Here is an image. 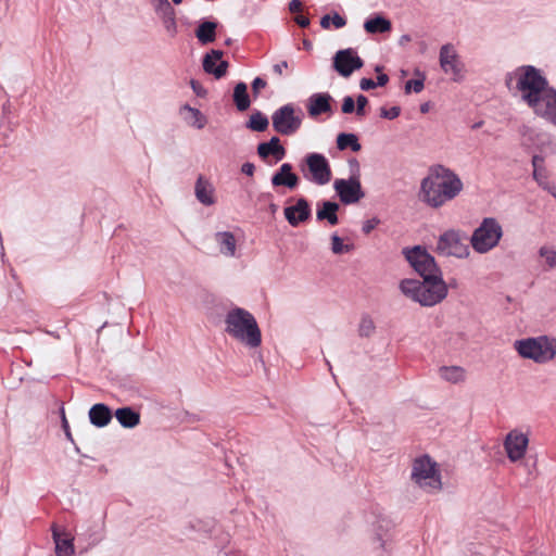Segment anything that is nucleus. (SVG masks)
I'll return each mask as SVG.
<instances>
[{
    "label": "nucleus",
    "instance_id": "f257e3e1",
    "mask_svg": "<svg viewBox=\"0 0 556 556\" xmlns=\"http://www.w3.org/2000/svg\"><path fill=\"white\" fill-rule=\"evenodd\" d=\"M464 189L459 176L448 167L437 164L420 182V200L432 208L442 207L454 200Z\"/></svg>",
    "mask_w": 556,
    "mask_h": 556
},
{
    "label": "nucleus",
    "instance_id": "f03ea898",
    "mask_svg": "<svg viewBox=\"0 0 556 556\" xmlns=\"http://www.w3.org/2000/svg\"><path fill=\"white\" fill-rule=\"evenodd\" d=\"M225 331L235 340L250 349L262 344V332L252 313L242 307H233L225 316Z\"/></svg>",
    "mask_w": 556,
    "mask_h": 556
},
{
    "label": "nucleus",
    "instance_id": "7ed1b4c3",
    "mask_svg": "<svg viewBox=\"0 0 556 556\" xmlns=\"http://www.w3.org/2000/svg\"><path fill=\"white\" fill-rule=\"evenodd\" d=\"M516 88L521 92L522 100L533 110L541 109L545 104L544 98L551 90L547 79L541 74L540 70L532 65H523L516 70Z\"/></svg>",
    "mask_w": 556,
    "mask_h": 556
},
{
    "label": "nucleus",
    "instance_id": "20e7f679",
    "mask_svg": "<svg viewBox=\"0 0 556 556\" xmlns=\"http://www.w3.org/2000/svg\"><path fill=\"white\" fill-rule=\"evenodd\" d=\"M401 292L422 306H434L447 295V286L442 275L428 276L422 281L403 279L400 282Z\"/></svg>",
    "mask_w": 556,
    "mask_h": 556
},
{
    "label": "nucleus",
    "instance_id": "39448f33",
    "mask_svg": "<svg viewBox=\"0 0 556 556\" xmlns=\"http://www.w3.org/2000/svg\"><path fill=\"white\" fill-rule=\"evenodd\" d=\"M514 348L522 358L531 359L536 364H545L556 356V338L543 334L516 340Z\"/></svg>",
    "mask_w": 556,
    "mask_h": 556
},
{
    "label": "nucleus",
    "instance_id": "423d86ee",
    "mask_svg": "<svg viewBox=\"0 0 556 556\" xmlns=\"http://www.w3.org/2000/svg\"><path fill=\"white\" fill-rule=\"evenodd\" d=\"M503 237V228L494 217H485L470 238L472 249L484 254L494 249Z\"/></svg>",
    "mask_w": 556,
    "mask_h": 556
},
{
    "label": "nucleus",
    "instance_id": "0eeeda50",
    "mask_svg": "<svg viewBox=\"0 0 556 556\" xmlns=\"http://www.w3.org/2000/svg\"><path fill=\"white\" fill-rule=\"evenodd\" d=\"M303 177L318 186L327 185L332 177L331 167L327 157L321 153H308L300 164Z\"/></svg>",
    "mask_w": 556,
    "mask_h": 556
},
{
    "label": "nucleus",
    "instance_id": "6e6552de",
    "mask_svg": "<svg viewBox=\"0 0 556 556\" xmlns=\"http://www.w3.org/2000/svg\"><path fill=\"white\" fill-rule=\"evenodd\" d=\"M412 479L422 489L439 491L442 488L441 475L430 456L422 455L413 463Z\"/></svg>",
    "mask_w": 556,
    "mask_h": 556
},
{
    "label": "nucleus",
    "instance_id": "1a4fd4ad",
    "mask_svg": "<svg viewBox=\"0 0 556 556\" xmlns=\"http://www.w3.org/2000/svg\"><path fill=\"white\" fill-rule=\"evenodd\" d=\"M403 254L409 265L422 279L428 276L442 275L441 268L438 266L434 257L425 247L415 245L410 249L405 248Z\"/></svg>",
    "mask_w": 556,
    "mask_h": 556
},
{
    "label": "nucleus",
    "instance_id": "9d476101",
    "mask_svg": "<svg viewBox=\"0 0 556 556\" xmlns=\"http://www.w3.org/2000/svg\"><path fill=\"white\" fill-rule=\"evenodd\" d=\"M303 113L299 110L295 114V108L292 103L285 104L271 114L273 128L282 136H292L301 128Z\"/></svg>",
    "mask_w": 556,
    "mask_h": 556
},
{
    "label": "nucleus",
    "instance_id": "9b49d317",
    "mask_svg": "<svg viewBox=\"0 0 556 556\" xmlns=\"http://www.w3.org/2000/svg\"><path fill=\"white\" fill-rule=\"evenodd\" d=\"M467 237L459 230L450 229L440 235L437 241L435 251L443 256L465 258L469 255V247L466 243Z\"/></svg>",
    "mask_w": 556,
    "mask_h": 556
},
{
    "label": "nucleus",
    "instance_id": "f8f14e48",
    "mask_svg": "<svg viewBox=\"0 0 556 556\" xmlns=\"http://www.w3.org/2000/svg\"><path fill=\"white\" fill-rule=\"evenodd\" d=\"M332 66L343 77H350L354 71L364 66V61L352 48L339 50L333 56Z\"/></svg>",
    "mask_w": 556,
    "mask_h": 556
},
{
    "label": "nucleus",
    "instance_id": "ddd939ff",
    "mask_svg": "<svg viewBox=\"0 0 556 556\" xmlns=\"http://www.w3.org/2000/svg\"><path fill=\"white\" fill-rule=\"evenodd\" d=\"M333 188L343 204H353L365 197L359 178L336 179Z\"/></svg>",
    "mask_w": 556,
    "mask_h": 556
},
{
    "label": "nucleus",
    "instance_id": "4468645a",
    "mask_svg": "<svg viewBox=\"0 0 556 556\" xmlns=\"http://www.w3.org/2000/svg\"><path fill=\"white\" fill-rule=\"evenodd\" d=\"M440 66L445 74H452L454 81L463 79L464 64L453 45H443L440 49Z\"/></svg>",
    "mask_w": 556,
    "mask_h": 556
},
{
    "label": "nucleus",
    "instance_id": "2eb2a0df",
    "mask_svg": "<svg viewBox=\"0 0 556 556\" xmlns=\"http://www.w3.org/2000/svg\"><path fill=\"white\" fill-rule=\"evenodd\" d=\"M257 155L267 165H274L286 157L287 151L280 143L277 136L271 137L268 141L260 142L256 148Z\"/></svg>",
    "mask_w": 556,
    "mask_h": 556
},
{
    "label": "nucleus",
    "instance_id": "dca6fc26",
    "mask_svg": "<svg viewBox=\"0 0 556 556\" xmlns=\"http://www.w3.org/2000/svg\"><path fill=\"white\" fill-rule=\"evenodd\" d=\"M528 443L529 440L526 434L510 431L504 441V447L509 460L514 463L520 460L526 454Z\"/></svg>",
    "mask_w": 556,
    "mask_h": 556
},
{
    "label": "nucleus",
    "instance_id": "f3484780",
    "mask_svg": "<svg viewBox=\"0 0 556 556\" xmlns=\"http://www.w3.org/2000/svg\"><path fill=\"white\" fill-rule=\"evenodd\" d=\"M283 213L287 222L292 227H298L309 219L312 210L305 198H299L294 205L286 206Z\"/></svg>",
    "mask_w": 556,
    "mask_h": 556
},
{
    "label": "nucleus",
    "instance_id": "a211bd4d",
    "mask_svg": "<svg viewBox=\"0 0 556 556\" xmlns=\"http://www.w3.org/2000/svg\"><path fill=\"white\" fill-rule=\"evenodd\" d=\"M333 98L328 92H316L307 99V113L311 117H317L321 114H331V102Z\"/></svg>",
    "mask_w": 556,
    "mask_h": 556
},
{
    "label": "nucleus",
    "instance_id": "6ab92c4d",
    "mask_svg": "<svg viewBox=\"0 0 556 556\" xmlns=\"http://www.w3.org/2000/svg\"><path fill=\"white\" fill-rule=\"evenodd\" d=\"M290 163H283L279 169L271 176L270 182L273 187H286L290 190L295 189L300 184V178L293 173Z\"/></svg>",
    "mask_w": 556,
    "mask_h": 556
},
{
    "label": "nucleus",
    "instance_id": "aec40b11",
    "mask_svg": "<svg viewBox=\"0 0 556 556\" xmlns=\"http://www.w3.org/2000/svg\"><path fill=\"white\" fill-rule=\"evenodd\" d=\"M223 56V51L220 50H211V52L206 53L203 58V70L207 74H212L215 76V78L219 79L224 77L228 70V62L227 61H220L219 64L216 66L215 62L220 60Z\"/></svg>",
    "mask_w": 556,
    "mask_h": 556
},
{
    "label": "nucleus",
    "instance_id": "412c9836",
    "mask_svg": "<svg viewBox=\"0 0 556 556\" xmlns=\"http://www.w3.org/2000/svg\"><path fill=\"white\" fill-rule=\"evenodd\" d=\"M215 189L212 182L204 176L200 175L195 181L194 193L197 200L203 205L210 206L215 204L216 199L214 197Z\"/></svg>",
    "mask_w": 556,
    "mask_h": 556
},
{
    "label": "nucleus",
    "instance_id": "4be33fe9",
    "mask_svg": "<svg viewBox=\"0 0 556 556\" xmlns=\"http://www.w3.org/2000/svg\"><path fill=\"white\" fill-rule=\"evenodd\" d=\"M88 415L91 425L98 428L108 426L113 417L111 408L103 403L92 405Z\"/></svg>",
    "mask_w": 556,
    "mask_h": 556
},
{
    "label": "nucleus",
    "instance_id": "5701e85b",
    "mask_svg": "<svg viewBox=\"0 0 556 556\" xmlns=\"http://www.w3.org/2000/svg\"><path fill=\"white\" fill-rule=\"evenodd\" d=\"M340 205L332 201H323L318 203L316 219L318 222L327 220L331 226L339 224L338 211Z\"/></svg>",
    "mask_w": 556,
    "mask_h": 556
},
{
    "label": "nucleus",
    "instance_id": "b1692460",
    "mask_svg": "<svg viewBox=\"0 0 556 556\" xmlns=\"http://www.w3.org/2000/svg\"><path fill=\"white\" fill-rule=\"evenodd\" d=\"M214 239L222 254L226 256H233L236 254L237 241L232 232L218 231L215 233Z\"/></svg>",
    "mask_w": 556,
    "mask_h": 556
},
{
    "label": "nucleus",
    "instance_id": "393cba45",
    "mask_svg": "<svg viewBox=\"0 0 556 556\" xmlns=\"http://www.w3.org/2000/svg\"><path fill=\"white\" fill-rule=\"evenodd\" d=\"M544 101L545 104L536 110V115L556 126V90H551Z\"/></svg>",
    "mask_w": 556,
    "mask_h": 556
},
{
    "label": "nucleus",
    "instance_id": "a878e982",
    "mask_svg": "<svg viewBox=\"0 0 556 556\" xmlns=\"http://www.w3.org/2000/svg\"><path fill=\"white\" fill-rule=\"evenodd\" d=\"M364 29L368 34H383L392 29L390 20L381 14H376L374 17L367 18L364 23Z\"/></svg>",
    "mask_w": 556,
    "mask_h": 556
},
{
    "label": "nucleus",
    "instance_id": "bb28decb",
    "mask_svg": "<svg viewBox=\"0 0 556 556\" xmlns=\"http://www.w3.org/2000/svg\"><path fill=\"white\" fill-rule=\"evenodd\" d=\"M115 417L124 428H135L140 424V414L128 406L117 408Z\"/></svg>",
    "mask_w": 556,
    "mask_h": 556
},
{
    "label": "nucleus",
    "instance_id": "cd10ccee",
    "mask_svg": "<svg viewBox=\"0 0 556 556\" xmlns=\"http://www.w3.org/2000/svg\"><path fill=\"white\" fill-rule=\"evenodd\" d=\"M161 17L166 31L174 37L177 34L176 12L170 3L155 11Z\"/></svg>",
    "mask_w": 556,
    "mask_h": 556
},
{
    "label": "nucleus",
    "instance_id": "c85d7f7f",
    "mask_svg": "<svg viewBox=\"0 0 556 556\" xmlns=\"http://www.w3.org/2000/svg\"><path fill=\"white\" fill-rule=\"evenodd\" d=\"M216 22L204 21L195 29V36L202 45L211 43L216 38Z\"/></svg>",
    "mask_w": 556,
    "mask_h": 556
},
{
    "label": "nucleus",
    "instance_id": "c756f323",
    "mask_svg": "<svg viewBox=\"0 0 556 556\" xmlns=\"http://www.w3.org/2000/svg\"><path fill=\"white\" fill-rule=\"evenodd\" d=\"M233 102L238 111H247L251 105V100L248 93V86L245 83L240 81L233 89Z\"/></svg>",
    "mask_w": 556,
    "mask_h": 556
},
{
    "label": "nucleus",
    "instance_id": "7c9ffc66",
    "mask_svg": "<svg viewBox=\"0 0 556 556\" xmlns=\"http://www.w3.org/2000/svg\"><path fill=\"white\" fill-rule=\"evenodd\" d=\"M440 377L452 383H458L465 380V370L459 366H442L439 368Z\"/></svg>",
    "mask_w": 556,
    "mask_h": 556
},
{
    "label": "nucleus",
    "instance_id": "2f4dec72",
    "mask_svg": "<svg viewBox=\"0 0 556 556\" xmlns=\"http://www.w3.org/2000/svg\"><path fill=\"white\" fill-rule=\"evenodd\" d=\"M53 540L55 543L56 556H73L75 553L73 539H61L60 534L53 530Z\"/></svg>",
    "mask_w": 556,
    "mask_h": 556
},
{
    "label": "nucleus",
    "instance_id": "473e14b6",
    "mask_svg": "<svg viewBox=\"0 0 556 556\" xmlns=\"http://www.w3.org/2000/svg\"><path fill=\"white\" fill-rule=\"evenodd\" d=\"M337 147L339 150L351 148L353 152H358L362 149L358 138L355 134L341 132L337 137Z\"/></svg>",
    "mask_w": 556,
    "mask_h": 556
},
{
    "label": "nucleus",
    "instance_id": "72a5a7b5",
    "mask_svg": "<svg viewBox=\"0 0 556 556\" xmlns=\"http://www.w3.org/2000/svg\"><path fill=\"white\" fill-rule=\"evenodd\" d=\"M269 121L261 111H255L250 115L247 127L253 131L263 132L268 128Z\"/></svg>",
    "mask_w": 556,
    "mask_h": 556
},
{
    "label": "nucleus",
    "instance_id": "f704fd0d",
    "mask_svg": "<svg viewBox=\"0 0 556 556\" xmlns=\"http://www.w3.org/2000/svg\"><path fill=\"white\" fill-rule=\"evenodd\" d=\"M181 110H186L190 113V118L187 119L189 125L195 127L197 129H202L205 127L207 119L199 109L192 108L189 104H185Z\"/></svg>",
    "mask_w": 556,
    "mask_h": 556
},
{
    "label": "nucleus",
    "instance_id": "c9c22d12",
    "mask_svg": "<svg viewBox=\"0 0 556 556\" xmlns=\"http://www.w3.org/2000/svg\"><path fill=\"white\" fill-rule=\"evenodd\" d=\"M375 329L376 327L371 317L369 315H364L358 326V334L361 337L368 338L374 333Z\"/></svg>",
    "mask_w": 556,
    "mask_h": 556
},
{
    "label": "nucleus",
    "instance_id": "e433bc0d",
    "mask_svg": "<svg viewBox=\"0 0 556 556\" xmlns=\"http://www.w3.org/2000/svg\"><path fill=\"white\" fill-rule=\"evenodd\" d=\"M351 249L352 245H344L342 239L337 233H333L331 236V251L333 254H342L344 252H350Z\"/></svg>",
    "mask_w": 556,
    "mask_h": 556
},
{
    "label": "nucleus",
    "instance_id": "4c0bfd02",
    "mask_svg": "<svg viewBox=\"0 0 556 556\" xmlns=\"http://www.w3.org/2000/svg\"><path fill=\"white\" fill-rule=\"evenodd\" d=\"M425 87V76L421 75L420 78L417 79H410L405 83V93H410L414 91L415 93H419L424 90Z\"/></svg>",
    "mask_w": 556,
    "mask_h": 556
},
{
    "label": "nucleus",
    "instance_id": "58836bf2",
    "mask_svg": "<svg viewBox=\"0 0 556 556\" xmlns=\"http://www.w3.org/2000/svg\"><path fill=\"white\" fill-rule=\"evenodd\" d=\"M540 256L545 258L546 264L549 268L556 266V251L547 247H542L539 251Z\"/></svg>",
    "mask_w": 556,
    "mask_h": 556
},
{
    "label": "nucleus",
    "instance_id": "ea45409f",
    "mask_svg": "<svg viewBox=\"0 0 556 556\" xmlns=\"http://www.w3.org/2000/svg\"><path fill=\"white\" fill-rule=\"evenodd\" d=\"M368 99L364 94H358L355 100V113L356 116L363 118L366 115V105Z\"/></svg>",
    "mask_w": 556,
    "mask_h": 556
},
{
    "label": "nucleus",
    "instance_id": "a19ab883",
    "mask_svg": "<svg viewBox=\"0 0 556 556\" xmlns=\"http://www.w3.org/2000/svg\"><path fill=\"white\" fill-rule=\"evenodd\" d=\"M401 114V108L400 106H392L390 109L381 108L380 109V116L382 118L387 119H394Z\"/></svg>",
    "mask_w": 556,
    "mask_h": 556
},
{
    "label": "nucleus",
    "instance_id": "79ce46f5",
    "mask_svg": "<svg viewBox=\"0 0 556 556\" xmlns=\"http://www.w3.org/2000/svg\"><path fill=\"white\" fill-rule=\"evenodd\" d=\"M341 111L344 114H352L355 112V100L351 96L343 98Z\"/></svg>",
    "mask_w": 556,
    "mask_h": 556
},
{
    "label": "nucleus",
    "instance_id": "37998d69",
    "mask_svg": "<svg viewBox=\"0 0 556 556\" xmlns=\"http://www.w3.org/2000/svg\"><path fill=\"white\" fill-rule=\"evenodd\" d=\"M533 178L541 187L547 188L548 182L545 168L540 170H533Z\"/></svg>",
    "mask_w": 556,
    "mask_h": 556
},
{
    "label": "nucleus",
    "instance_id": "c03bdc74",
    "mask_svg": "<svg viewBox=\"0 0 556 556\" xmlns=\"http://www.w3.org/2000/svg\"><path fill=\"white\" fill-rule=\"evenodd\" d=\"M380 224V219L374 217L371 219H367L363 223L362 230L365 235L370 233L378 225Z\"/></svg>",
    "mask_w": 556,
    "mask_h": 556
},
{
    "label": "nucleus",
    "instance_id": "a18cd8bd",
    "mask_svg": "<svg viewBox=\"0 0 556 556\" xmlns=\"http://www.w3.org/2000/svg\"><path fill=\"white\" fill-rule=\"evenodd\" d=\"M190 86H191V88H192L193 92H194L198 97H200V98H204V97H206L207 91H206V89L201 85V83H199V81H198V80H195V79H191V80H190Z\"/></svg>",
    "mask_w": 556,
    "mask_h": 556
},
{
    "label": "nucleus",
    "instance_id": "49530a36",
    "mask_svg": "<svg viewBox=\"0 0 556 556\" xmlns=\"http://www.w3.org/2000/svg\"><path fill=\"white\" fill-rule=\"evenodd\" d=\"M288 68H289V63L286 60L280 61L279 63H276L273 65V72L278 77H282L285 75V71Z\"/></svg>",
    "mask_w": 556,
    "mask_h": 556
},
{
    "label": "nucleus",
    "instance_id": "de8ad7c7",
    "mask_svg": "<svg viewBox=\"0 0 556 556\" xmlns=\"http://www.w3.org/2000/svg\"><path fill=\"white\" fill-rule=\"evenodd\" d=\"M331 16V24H333V26L336 28H342L346 25V20L345 17L341 16L338 12H333Z\"/></svg>",
    "mask_w": 556,
    "mask_h": 556
},
{
    "label": "nucleus",
    "instance_id": "09e8293b",
    "mask_svg": "<svg viewBox=\"0 0 556 556\" xmlns=\"http://www.w3.org/2000/svg\"><path fill=\"white\" fill-rule=\"evenodd\" d=\"M267 83L261 77L254 78L252 81V91L254 96H257L261 89H264L266 87Z\"/></svg>",
    "mask_w": 556,
    "mask_h": 556
},
{
    "label": "nucleus",
    "instance_id": "8fccbe9b",
    "mask_svg": "<svg viewBox=\"0 0 556 556\" xmlns=\"http://www.w3.org/2000/svg\"><path fill=\"white\" fill-rule=\"evenodd\" d=\"M349 167H350V170H351V177H357L359 178V163L358 161L355 159V157H352L349 160Z\"/></svg>",
    "mask_w": 556,
    "mask_h": 556
},
{
    "label": "nucleus",
    "instance_id": "3c124183",
    "mask_svg": "<svg viewBox=\"0 0 556 556\" xmlns=\"http://www.w3.org/2000/svg\"><path fill=\"white\" fill-rule=\"evenodd\" d=\"M359 87L364 91H368L377 87V84L371 78H362L359 81Z\"/></svg>",
    "mask_w": 556,
    "mask_h": 556
},
{
    "label": "nucleus",
    "instance_id": "603ef678",
    "mask_svg": "<svg viewBox=\"0 0 556 556\" xmlns=\"http://www.w3.org/2000/svg\"><path fill=\"white\" fill-rule=\"evenodd\" d=\"M543 164H544V157L542 155H539V154L533 155V157H532L533 170L544 169Z\"/></svg>",
    "mask_w": 556,
    "mask_h": 556
},
{
    "label": "nucleus",
    "instance_id": "864d4df0",
    "mask_svg": "<svg viewBox=\"0 0 556 556\" xmlns=\"http://www.w3.org/2000/svg\"><path fill=\"white\" fill-rule=\"evenodd\" d=\"M241 172L247 176H253L255 172V166L253 163L245 162L241 166Z\"/></svg>",
    "mask_w": 556,
    "mask_h": 556
},
{
    "label": "nucleus",
    "instance_id": "5fc2aeb1",
    "mask_svg": "<svg viewBox=\"0 0 556 556\" xmlns=\"http://www.w3.org/2000/svg\"><path fill=\"white\" fill-rule=\"evenodd\" d=\"M62 428H63V430H64V432H65L66 438H67L70 441H72V442H73L74 440H73V437H72V433H71V430H70L68 422H67L66 417H65V415H64V412H62Z\"/></svg>",
    "mask_w": 556,
    "mask_h": 556
},
{
    "label": "nucleus",
    "instance_id": "6e6d98bb",
    "mask_svg": "<svg viewBox=\"0 0 556 556\" xmlns=\"http://www.w3.org/2000/svg\"><path fill=\"white\" fill-rule=\"evenodd\" d=\"M294 21H295V23H296L300 27H302V28H306V27H308V26H309V23H311V22H309V18H308V17H306V16H304V15H298V16H295Z\"/></svg>",
    "mask_w": 556,
    "mask_h": 556
},
{
    "label": "nucleus",
    "instance_id": "4d7b16f0",
    "mask_svg": "<svg viewBox=\"0 0 556 556\" xmlns=\"http://www.w3.org/2000/svg\"><path fill=\"white\" fill-rule=\"evenodd\" d=\"M302 10V2L300 0H291L289 2V11L292 13L300 12Z\"/></svg>",
    "mask_w": 556,
    "mask_h": 556
},
{
    "label": "nucleus",
    "instance_id": "13d9d810",
    "mask_svg": "<svg viewBox=\"0 0 556 556\" xmlns=\"http://www.w3.org/2000/svg\"><path fill=\"white\" fill-rule=\"evenodd\" d=\"M331 25V16L329 14L324 15L320 18V26L324 29H329Z\"/></svg>",
    "mask_w": 556,
    "mask_h": 556
},
{
    "label": "nucleus",
    "instance_id": "bf43d9fd",
    "mask_svg": "<svg viewBox=\"0 0 556 556\" xmlns=\"http://www.w3.org/2000/svg\"><path fill=\"white\" fill-rule=\"evenodd\" d=\"M388 81H389V76H388L387 74H379V75L377 76V81H376L377 87H378V86H379V87H382V86L387 85V84H388Z\"/></svg>",
    "mask_w": 556,
    "mask_h": 556
},
{
    "label": "nucleus",
    "instance_id": "052dcab7",
    "mask_svg": "<svg viewBox=\"0 0 556 556\" xmlns=\"http://www.w3.org/2000/svg\"><path fill=\"white\" fill-rule=\"evenodd\" d=\"M151 2L154 4L155 11L164 8L167 5V3H169L168 0H151Z\"/></svg>",
    "mask_w": 556,
    "mask_h": 556
},
{
    "label": "nucleus",
    "instance_id": "680f3d73",
    "mask_svg": "<svg viewBox=\"0 0 556 556\" xmlns=\"http://www.w3.org/2000/svg\"><path fill=\"white\" fill-rule=\"evenodd\" d=\"M546 190H548V192L556 198V187L555 186H548L547 185V188H545Z\"/></svg>",
    "mask_w": 556,
    "mask_h": 556
},
{
    "label": "nucleus",
    "instance_id": "e2e57ef3",
    "mask_svg": "<svg viewBox=\"0 0 556 556\" xmlns=\"http://www.w3.org/2000/svg\"><path fill=\"white\" fill-rule=\"evenodd\" d=\"M268 208H269L271 214H275L277 212V210H278V205L271 202L269 204Z\"/></svg>",
    "mask_w": 556,
    "mask_h": 556
},
{
    "label": "nucleus",
    "instance_id": "0e129e2a",
    "mask_svg": "<svg viewBox=\"0 0 556 556\" xmlns=\"http://www.w3.org/2000/svg\"><path fill=\"white\" fill-rule=\"evenodd\" d=\"M2 111H3V115H7L10 112V103L9 102L3 104Z\"/></svg>",
    "mask_w": 556,
    "mask_h": 556
},
{
    "label": "nucleus",
    "instance_id": "69168bd1",
    "mask_svg": "<svg viewBox=\"0 0 556 556\" xmlns=\"http://www.w3.org/2000/svg\"><path fill=\"white\" fill-rule=\"evenodd\" d=\"M428 110H429V105H428V103H425V104H421V105H420V111H421V113H426V112H428Z\"/></svg>",
    "mask_w": 556,
    "mask_h": 556
},
{
    "label": "nucleus",
    "instance_id": "338daca9",
    "mask_svg": "<svg viewBox=\"0 0 556 556\" xmlns=\"http://www.w3.org/2000/svg\"><path fill=\"white\" fill-rule=\"evenodd\" d=\"M303 45H304V48H305V49H311V48H312V43H311V41H309V40H304V41H303Z\"/></svg>",
    "mask_w": 556,
    "mask_h": 556
},
{
    "label": "nucleus",
    "instance_id": "774afa93",
    "mask_svg": "<svg viewBox=\"0 0 556 556\" xmlns=\"http://www.w3.org/2000/svg\"><path fill=\"white\" fill-rule=\"evenodd\" d=\"M482 124H483V122H482V121L477 122V123H475V124L472 125V128H473V129L480 128V127L482 126Z\"/></svg>",
    "mask_w": 556,
    "mask_h": 556
}]
</instances>
